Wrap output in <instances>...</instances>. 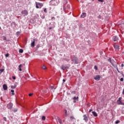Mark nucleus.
<instances>
[{
	"instance_id": "obj_24",
	"label": "nucleus",
	"mask_w": 124,
	"mask_h": 124,
	"mask_svg": "<svg viewBox=\"0 0 124 124\" xmlns=\"http://www.w3.org/2000/svg\"><path fill=\"white\" fill-rule=\"evenodd\" d=\"M121 123V121L120 120H117L115 122L116 124H120Z\"/></svg>"
},
{
	"instance_id": "obj_53",
	"label": "nucleus",
	"mask_w": 124,
	"mask_h": 124,
	"mask_svg": "<svg viewBox=\"0 0 124 124\" xmlns=\"http://www.w3.org/2000/svg\"><path fill=\"white\" fill-rule=\"evenodd\" d=\"M91 109H90V112H91Z\"/></svg>"
},
{
	"instance_id": "obj_30",
	"label": "nucleus",
	"mask_w": 124,
	"mask_h": 124,
	"mask_svg": "<svg viewBox=\"0 0 124 124\" xmlns=\"http://www.w3.org/2000/svg\"><path fill=\"white\" fill-rule=\"evenodd\" d=\"M94 68L95 69V70H97V66H96V65L94 66Z\"/></svg>"
},
{
	"instance_id": "obj_16",
	"label": "nucleus",
	"mask_w": 124,
	"mask_h": 124,
	"mask_svg": "<svg viewBox=\"0 0 124 124\" xmlns=\"http://www.w3.org/2000/svg\"><path fill=\"white\" fill-rule=\"evenodd\" d=\"M92 114L94 117H97V113H96V112H95V111H93Z\"/></svg>"
},
{
	"instance_id": "obj_22",
	"label": "nucleus",
	"mask_w": 124,
	"mask_h": 124,
	"mask_svg": "<svg viewBox=\"0 0 124 124\" xmlns=\"http://www.w3.org/2000/svg\"><path fill=\"white\" fill-rule=\"evenodd\" d=\"M11 92L12 94L13 95H14L15 94V93H14V90H11Z\"/></svg>"
},
{
	"instance_id": "obj_43",
	"label": "nucleus",
	"mask_w": 124,
	"mask_h": 124,
	"mask_svg": "<svg viewBox=\"0 0 124 124\" xmlns=\"http://www.w3.org/2000/svg\"><path fill=\"white\" fill-rule=\"evenodd\" d=\"M98 18H99V19H100V18H101V16H98Z\"/></svg>"
},
{
	"instance_id": "obj_29",
	"label": "nucleus",
	"mask_w": 124,
	"mask_h": 124,
	"mask_svg": "<svg viewBox=\"0 0 124 124\" xmlns=\"http://www.w3.org/2000/svg\"><path fill=\"white\" fill-rule=\"evenodd\" d=\"M98 1H99L100 2H103L104 0H98Z\"/></svg>"
},
{
	"instance_id": "obj_35",
	"label": "nucleus",
	"mask_w": 124,
	"mask_h": 124,
	"mask_svg": "<svg viewBox=\"0 0 124 124\" xmlns=\"http://www.w3.org/2000/svg\"><path fill=\"white\" fill-rule=\"evenodd\" d=\"M32 95H33V93H30V94H29V96H32Z\"/></svg>"
},
{
	"instance_id": "obj_19",
	"label": "nucleus",
	"mask_w": 124,
	"mask_h": 124,
	"mask_svg": "<svg viewBox=\"0 0 124 124\" xmlns=\"http://www.w3.org/2000/svg\"><path fill=\"white\" fill-rule=\"evenodd\" d=\"M78 98H79L78 97H76V96H75V97H74L73 99H74V100H76V99H77V100H78Z\"/></svg>"
},
{
	"instance_id": "obj_20",
	"label": "nucleus",
	"mask_w": 124,
	"mask_h": 124,
	"mask_svg": "<svg viewBox=\"0 0 124 124\" xmlns=\"http://www.w3.org/2000/svg\"><path fill=\"white\" fill-rule=\"evenodd\" d=\"M46 119V117L45 116H42V120L43 121H45Z\"/></svg>"
},
{
	"instance_id": "obj_7",
	"label": "nucleus",
	"mask_w": 124,
	"mask_h": 124,
	"mask_svg": "<svg viewBox=\"0 0 124 124\" xmlns=\"http://www.w3.org/2000/svg\"><path fill=\"white\" fill-rule=\"evenodd\" d=\"M13 106V104H12V103H10L7 105V108H8V109H11Z\"/></svg>"
},
{
	"instance_id": "obj_8",
	"label": "nucleus",
	"mask_w": 124,
	"mask_h": 124,
	"mask_svg": "<svg viewBox=\"0 0 124 124\" xmlns=\"http://www.w3.org/2000/svg\"><path fill=\"white\" fill-rule=\"evenodd\" d=\"M83 120L86 122H87V121H88V117L87 116V115L85 114L83 115Z\"/></svg>"
},
{
	"instance_id": "obj_40",
	"label": "nucleus",
	"mask_w": 124,
	"mask_h": 124,
	"mask_svg": "<svg viewBox=\"0 0 124 124\" xmlns=\"http://www.w3.org/2000/svg\"><path fill=\"white\" fill-rule=\"evenodd\" d=\"M67 113V110H65V115H66Z\"/></svg>"
},
{
	"instance_id": "obj_49",
	"label": "nucleus",
	"mask_w": 124,
	"mask_h": 124,
	"mask_svg": "<svg viewBox=\"0 0 124 124\" xmlns=\"http://www.w3.org/2000/svg\"><path fill=\"white\" fill-rule=\"evenodd\" d=\"M74 103H75L76 102V100H74Z\"/></svg>"
},
{
	"instance_id": "obj_52",
	"label": "nucleus",
	"mask_w": 124,
	"mask_h": 124,
	"mask_svg": "<svg viewBox=\"0 0 124 124\" xmlns=\"http://www.w3.org/2000/svg\"><path fill=\"white\" fill-rule=\"evenodd\" d=\"M54 90H56V88H54Z\"/></svg>"
},
{
	"instance_id": "obj_44",
	"label": "nucleus",
	"mask_w": 124,
	"mask_h": 124,
	"mask_svg": "<svg viewBox=\"0 0 124 124\" xmlns=\"http://www.w3.org/2000/svg\"><path fill=\"white\" fill-rule=\"evenodd\" d=\"M124 64H121V67H124Z\"/></svg>"
},
{
	"instance_id": "obj_17",
	"label": "nucleus",
	"mask_w": 124,
	"mask_h": 124,
	"mask_svg": "<svg viewBox=\"0 0 124 124\" xmlns=\"http://www.w3.org/2000/svg\"><path fill=\"white\" fill-rule=\"evenodd\" d=\"M58 121L59 124H62V120H61V118H58Z\"/></svg>"
},
{
	"instance_id": "obj_54",
	"label": "nucleus",
	"mask_w": 124,
	"mask_h": 124,
	"mask_svg": "<svg viewBox=\"0 0 124 124\" xmlns=\"http://www.w3.org/2000/svg\"><path fill=\"white\" fill-rule=\"evenodd\" d=\"M0 29H1V28H0Z\"/></svg>"
},
{
	"instance_id": "obj_18",
	"label": "nucleus",
	"mask_w": 124,
	"mask_h": 124,
	"mask_svg": "<svg viewBox=\"0 0 124 124\" xmlns=\"http://www.w3.org/2000/svg\"><path fill=\"white\" fill-rule=\"evenodd\" d=\"M42 69H44V70H45L47 69V67L45 66V65H43V66L42 67Z\"/></svg>"
},
{
	"instance_id": "obj_47",
	"label": "nucleus",
	"mask_w": 124,
	"mask_h": 124,
	"mask_svg": "<svg viewBox=\"0 0 124 124\" xmlns=\"http://www.w3.org/2000/svg\"><path fill=\"white\" fill-rule=\"evenodd\" d=\"M123 94H124V89H123Z\"/></svg>"
},
{
	"instance_id": "obj_11",
	"label": "nucleus",
	"mask_w": 124,
	"mask_h": 124,
	"mask_svg": "<svg viewBox=\"0 0 124 124\" xmlns=\"http://www.w3.org/2000/svg\"><path fill=\"white\" fill-rule=\"evenodd\" d=\"M114 47L115 50H120V46L114 45Z\"/></svg>"
},
{
	"instance_id": "obj_38",
	"label": "nucleus",
	"mask_w": 124,
	"mask_h": 124,
	"mask_svg": "<svg viewBox=\"0 0 124 124\" xmlns=\"http://www.w3.org/2000/svg\"><path fill=\"white\" fill-rule=\"evenodd\" d=\"M120 81H121L122 82H123V81H124V78H122L120 79Z\"/></svg>"
},
{
	"instance_id": "obj_33",
	"label": "nucleus",
	"mask_w": 124,
	"mask_h": 124,
	"mask_svg": "<svg viewBox=\"0 0 124 124\" xmlns=\"http://www.w3.org/2000/svg\"><path fill=\"white\" fill-rule=\"evenodd\" d=\"M70 119L71 120H74V119H75V118H74V117L73 116H70Z\"/></svg>"
},
{
	"instance_id": "obj_42",
	"label": "nucleus",
	"mask_w": 124,
	"mask_h": 124,
	"mask_svg": "<svg viewBox=\"0 0 124 124\" xmlns=\"http://www.w3.org/2000/svg\"><path fill=\"white\" fill-rule=\"evenodd\" d=\"M50 88L52 89H54V86H51L50 87Z\"/></svg>"
},
{
	"instance_id": "obj_23",
	"label": "nucleus",
	"mask_w": 124,
	"mask_h": 124,
	"mask_svg": "<svg viewBox=\"0 0 124 124\" xmlns=\"http://www.w3.org/2000/svg\"><path fill=\"white\" fill-rule=\"evenodd\" d=\"M55 20H56V17L52 16L51 17V21H55Z\"/></svg>"
},
{
	"instance_id": "obj_25",
	"label": "nucleus",
	"mask_w": 124,
	"mask_h": 124,
	"mask_svg": "<svg viewBox=\"0 0 124 124\" xmlns=\"http://www.w3.org/2000/svg\"><path fill=\"white\" fill-rule=\"evenodd\" d=\"M19 53H23V52H24V50H23V49H20L19 50Z\"/></svg>"
},
{
	"instance_id": "obj_6",
	"label": "nucleus",
	"mask_w": 124,
	"mask_h": 124,
	"mask_svg": "<svg viewBox=\"0 0 124 124\" xmlns=\"http://www.w3.org/2000/svg\"><path fill=\"white\" fill-rule=\"evenodd\" d=\"M123 101H117L116 103L118 105H124V103H123Z\"/></svg>"
},
{
	"instance_id": "obj_28",
	"label": "nucleus",
	"mask_w": 124,
	"mask_h": 124,
	"mask_svg": "<svg viewBox=\"0 0 124 124\" xmlns=\"http://www.w3.org/2000/svg\"><path fill=\"white\" fill-rule=\"evenodd\" d=\"M3 40H6V37L3 36Z\"/></svg>"
},
{
	"instance_id": "obj_9",
	"label": "nucleus",
	"mask_w": 124,
	"mask_h": 124,
	"mask_svg": "<svg viewBox=\"0 0 124 124\" xmlns=\"http://www.w3.org/2000/svg\"><path fill=\"white\" fill-rule=\"evenodd\" d=\"M87 16V14L86 13H82L81 15L80 16L81 18H85Z\"/></svg>"
},
{
	"instance_id": "obj_14",
	"label": "nucleus",
	"mask_w": 124,
	"mask_h": 124,
	"mask_svg": "<svg viewBox=\"0 0 124 124\" xmlns=\"http://www.w3.org/2000/svg\"><path fill=\"white\" fill-rule=\"evenodd\" d=\"M66 68H67V67H66V66L64 65L62 66V70H65V69H66Z\"/></svg>"
},
{
	"instance_id": "obj_45",
	"label": "nucleus",
	"mask_w": 124,
	"mask_h": 124,
	"mask_svg": "<svg viewBox=\"0 0 124 124\" xmlns=\"http://www.w3.org/2000/svg\"><path fill=\"white\" fill-rule=\"evenodd\" d=\"M52 28H53V27H49V30H52Z\"/></svg>"
},
{
	"instance_id": "obj_4",
	"label": "nucleus",
	"mask_w": 124,
	"mask_h": 124,
	"mask_svg": "<svg viewBox=\"0 0 124 124\" xmlns=\"http://www.w3.org/2000/svg\"><path fill=\"white\" fill-rule=\"evenodd\" d=\"M21 14H22L23 16H27L29 14V12L27 10H23L22 11Z\"/></svg>"
},
{
	"instance_id": "obj_2",
	"label": "nucleus",
	"mask_w": 124,
	"mask_h": 124,
	"mask_svg": "<svg viewBox=\"0 0 124 124\" xmlns=\"http://www.w3.org/2000/svg\"><path fill=\"white\" fill-rule=\"evenodd\" d=\"M57 4V1H56V0H51L50 2V5H53L54 6H56Z\"/></svg>"
},
{
	"instance_id": "obj_39",
	"label": "nucleus",
	"mask_w": 124,
	"mask_h": 124,
	"mask_svg": "<svg viewBox=\"0 0 124 124\" xmlns=\"http://www.w3.org/2000/svg\"><path fill=\"white\" fill-rule=\"evenodd\" d=\"M3 120H4V121H5V122H6L7 119H6V117H4Z\"/></svg>"
},
{
	"instance_id": "obj_37",
	"label": "nucleus",
	"mask_w": 124,
	"mask_h": 124,
	"mask_svg": "<svg viewBox=\"0 0 124 124\" xmlns=\"http://www.w3.org/2000/svg\"><path fill=\"white\" fill-rule=\"evenodd\" d=\"M4 70L3 69H1L0 70V72H3Z\"/></svg>"
},
{
	"instance_id": "obj_32",
	"label": "nucleus",
	"mask_w": 124,
	"mask_h": 124,
	"mask_svg": "<svg viewBox=\"0 0 124 124\" xmlns=\"http://www.w3.org/2000/svg\"><path fill=\"white\" fill-rule=\"evenodd\" d=\"M117 101H122V97H120Z\"/></svg>"
},
{
	"instance_id": "obj_12",
	"label": "nucleus",
	"mask_w": 124,
	"mask_h": 124,
	"mask_svg": "<svg viewBox=\"0 0 124 124\" xmlns=\"http://www.w3.org/2000/svg\"><path fill=\"white\" fill-rule=\"evenodd\" d=\"M94 80H100V77L99 75L96 76L94 78Z\"/></svg>"
},
{
	"instance_id": "obj_48",
	"label": "nucleus",
	"mask_w": 124,
	"mask_h": 124,
	"mask_svg": "<svg viewBox=\"0 0 124 124\" xmlns=\"http://www.w3.org/2000/svg\"><path fill=\"white\" fill-rule=\"evenodd\" d=\"M65 82V79H63V82L64 83Z\"/></svg>"
},
{
	"instance_id": "obj_36",
	"label": "nucleus",
	"mask_w": 124,
	"mask_h": 124,
	"mask_svg": "<svg viewBox=\"0 0 124 124\" xmlns=\"http://www.w3.org/2000/svg\"><path fill=\"white\" fill-rule=\"evenodd\" d=\"M67 8L68 9H69V8H70V6L69 5H68Z\"/></svg>"
},
{
	"instance_id": "obj_3",
	"label": "nucleus",
	"mask_w": 124,
	"mask_h": 124,
	"mask_svg": "<svg viewBox=\"0 0 124 124\" xmlns=\"http://www.w3.org/2000/svg\"><path fill=\"white\" fill-rule=\"evenodd\" d=\"M72 62H73L75 64H78V58L74 56L72 60Z\"/></svg>"
},
{
	"instance_id": "obj_26",
	"label": "nucleus",
	"mask_w": 124,
	"mask_h": 124,
	"mask_svg": "<svg viewBox=\"0 0 124 124\" xmlns=\"http://www.w3.org/2000/svg\"><path fill=\"white\" fill-rule=\"evenodd\" d=\"M11 89H16V86H11Z\"/></svg>"
},
{
	"instance_id": "obj_15",
	"label": "nucleus",
	"mask_w": 124,
	"mask_h": 124,
	"mask_svg": "<svg viewBox=\"0 0 124 124\" xmlns=\"http://www.w3.org/2000/svg\"><path fill=\"white\" fill-rule=\"evenodd\" d=\"M23 67V65H22L21 64L19 65L18 69L19 71H22V68H21V67Z\"/></svg>"
},
{
	"instance_id": "obj_27",
	"label": "nucleus",
	"mask_w": 124,
	"mask_h": 124,
	"mask_svg": "<svg viewBox=\"0 0 124 124\" xmlns=\"http://www.w3.org/2000/svg\"><path fill=\"white\" fill-rule=\"evenodd\" d=\"M44 11L45 13H47V9L46 8L44 9Z\"/></svg>"
},
{
	"instance_id": "obj_55",
	"label": "nucleus",
	"mask_w": 124,
	"mask_h": 124,
	"mask_svg": "<svg viewBox=\"0 0 124 124\" xmlns=\"http://www.w3.org/2000/svg\"><path fill=\"white\" fill-rule=\"evenodd\" d=\"M63 9H64V8H63Z\"/></svg>"
},
{
	"instance_id": "obj_34",
	"label": "nucleus",
	"mask_w": 124,
	"mask_h": 124,
	"mask_svg": "<svg viewBox=\"0 0 124 124\" xmlns=\"http://www.w3.org/2000/svg\"><path fill=\"white\" fill-rule=\"evenodd\" d=\"M12 78L14 79V80H16V77H15V76H13Z\"/></svg>"
},
{
	"instance_id": "obj_1",
	"label": "nucleus",
	"mask_w": 124,
	"mask_h": 124,
	"mask_svg": "<svg viewBox=\"0 0 124 124\" xmlns=\"http://www.w3.org/2000/svg\"><path fill=\"white\" fill-rule=\"evenodd\" d=\"M35 4H36V8H37V9L39 8V6H40V8H41L42 6H43V4L42 3L36 2ZM38 5H39V6H38Z\"/></svg>"
},
{
	"instance_id": "obj_21",
	"label": "nucleus",
	"mask_w": 124,
	"mask_h": 124,
	"mask_svg": "<svg viewBox=\"0 0 124 124\" xmlns=\"http://www.w3.org/2000/svg\"><path fill=\"white\" fill-rule=\"evenodd\" d=\"M108 61L109 62H110V63H111V64H113V63H112V60H111L110 58H109L108 59Z\"/></svg>"
},
{
	"instance_id": "obj_51",
	"label": "nucleus",
	"mask_w": 124,
	"mask_h": 124,
	"mask_svg": "<svg viewBox=\"0 0 124 124\" xmlns=\"http://www.w3.org/2000/svg\"><path fill=\"white\" fill-rule=\"evenodd\" d=\"M123 55H124V51L123 52Z\"/></svg>"
},
{
	"instance_id": "obj_50",
	"label": "nucleus",
	"mask_w": 124,
	"mask_h": 124,
	"mask_svg": "<svg viewBox=\"0 0 124 124\" xmlns=\"http://www.w3.org/2000/svg\"><path fill=\"white\" fill-rule=\"evenodd\" d=\"M67 61V62H69V59H68Z\"/></svg>"
},
{
	"instance_id": "obj_31",
	"label": "nucleus",
	"mask_w": 124,
	"mask_h": 124,
	"mask_svg": "<svg viewBox=\"0 0 124 124\" xmlns=\"http://www.w3.org/2000/svg\"><path fill=\"white\" fill-rule=\"evenodd\" d=\"M5 57L7 58L8 57H9V54L7 53L5 55Z\"/></svg>"
},
{
	"instance_id": "obj_10",
	"label": "nucleus",
	"mask_w": 124,
	"mask_h": 124,
	"mask_svg": "<svg viewBox=\"0 0 124 124\" xmlns=\"http://www.w3.org/2000/svg\"><path fill=\"white\" fill-rule=\"evenodd\" d=\"M35 44V39L33 40V42L31 43V47H34V45Z\"/></svg>"
},
{
	"instance_id": "obj_5",
	"label": "nucleus",
	"mask_w": 124,
	"mask_h": 124,
	"mask_svg": "<svg viewBox=\"0 0 124 124\" xmlns=\"http://www.w3.org/2000/svg\"><path fill=\"white\" fill-rule=\"evenodd\" d=\"M112 39L114 42L118 41L119 40V37L116 36H114L112 37Z\"/></svg>"
},
{
	"instance_id": "obj_41",
	"label": "nucleus",
	"mask_w": 124,
	"mask_h": 124,
	"mask_svg": "<svg viewBox=\"0 0 124 124\" xmlns=\"http://www.w3.org/2000/svg\"><path fill=\"white\" fill-rule=\"evenodd\" d=\"M117 71H118V72L119 73H121V72H120V71H119V69H117Z\"/></svg>"
},
{
	"instance_id": "obj_13",
	"label": "nucleus",
	"mask_w": 124,
	"mask_h": 124,
	"mask_svg": "<svg viewBox=\"0 0 124 124\" xmlns=\"http://www.w3.org/2000/svg\"><path fill=\"white\" fill-rule=\"evenodd\" d=\"M3 89L4 91H6L7 90V85L6 84L3 85Z\"/></svg>"
},
{
	"instance_id": "obj_46",
	"label": "nucleus",
	"mask_w": 124,
	"mask_h": 124,
	"mask_svg": "<svg viewBox=\"0 0 124 124\" xmlns=\"http://www.w3.org/2000/svg\"><path fill=\"white\" fill-rule=\"evenodd\" d=\"M14 112H17V109H15L14 110Z\"/></svg>"
}]
</instances>
